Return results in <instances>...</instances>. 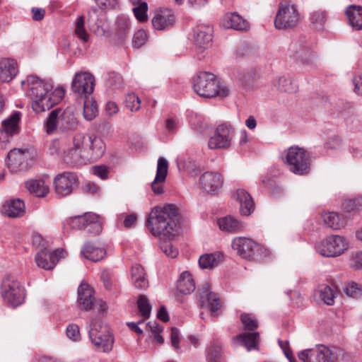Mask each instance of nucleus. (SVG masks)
Here are the masks:
<instances>
[{"label": "nucleus", "mask_w": 362, "mask_h": 362, "mask_svg": "<svg viewBox=\"0 0 362 362\" xmlns=\"http://www.w3.org/2000/svg\"><path fill=\"white\" fill-rule=\"evenodd\" d=\"M179 218V208L174 204H165L163 206H155L146 222L151 234L160 238L161 250L171 258L178 255V250L173 247L170 240L175 236Z\"/></svg>", "instance_id": "obj_1"}, {"label": "nucleus", "mask_w": 362, "mask_h": 362, "mask_svg": "<svg viewBox=\"0 0 362 362\" xmlns=\"http://www.w3.org/2000/svg\"><path fill=\"white\" fill-rule=\"evenodd\" d=\"M27 83V95L32 100V107L36 113L49 110L58 104L64 98L65 90L62 87L54 88L51 79H41L35 75H30L26 81H22L21 85Z\"/></svg>", "instance_id": "obj_2"}, {"label": "nucleus", "mask_w": 362, "mask_h": 362, "mask_svg": "<svg viewBox=\"0 0 362 362\" xmlns=\"http://www.w3.org/2000/svg\"><path fill=\"white\" fill-rule=\"evenodd\" d=\"M193 89L201 97L211 98H225L229 89L222 86L216 76L209 71H199L192 78Z\"/></svg>", "instance_id": "obj_3"}, {"label": "nucleus", "mask_w": 362, "mask_h": 362, "mask_svg": "<svg viewBox=\"0 0 362 362\" xmlns=\"http://www.w3.org/2000/svg\"><path fill=\"white\" fill-rule=\"evenodd\" d=\"M78 121L70 109L55 108L44 121V130L48 135L54 134L58 129L62 132L76 129Z\"/></svg>", "instance_id": "obj_4"}, {"label": "nucleus", "mask_w": 362, "mask_h": 362, "mask_svg": "<svg viewBox=\"0 0 362 362\" xmlns=\"http://www.w3.org/2000/svg\"><path fill=\"white\" fill-rule=\"evenodd\" d=\"M283 159L291 173L298 175H307L310 173L311 158L305 149L291 146L284 152Z\"/></svg>", "instance_id": "obj_5"}, {"label": "nucleus", "mask_w": 362, "mask_h": 362, "mask_svg": "<svg viewBox=\"0 0 362 362\" xmlns=\"http://www.w3.org/2000/svg\"><path fill=\"white\" fill-rule=\"evenodd\" d=\"M75 146L76 148L83 147L89 163L100 159L106 150L103 140L95 134L78 133L75 134Z\"/></svg>", "instance_id": "obj_6"}, {"label": "nucleus", "mask_w": 362, "mask_h": 362, "mask_svg": "<svg viewBox=\"0 0 362 362\" xmlns=\"http://www.w3.org/2000/svg\"><path fill=\"white\" fill-rule=\"evenodd\" d=\"M288 50L290 57L303 65L312 66L317 59V54L313 49V43L305 36L293 39Z\"/></svg>", "instance_id": "obj_7"}, {"label": "nucleus", "mask_w": 362, "mask_h": 362, "mask_svg": "<svg viewBox=\"0 0 362 362\" xmlns=\"http://www.w3.org/2000/svg\"><path fill=\"white\" fill-rule=\"evenodd\" d=\"M1 294L4 300L13 307L21 305L25 298L24 289L20 282L10 274H6L2 279Z\"/></svg>", "instance_id": "obj_8"}, {"label": "nucleus", "mask_w": 362, "mask_h": 362, "mask_svg": "<svg viewBox=\"0 0 362 362\" xmlns=\"http://www.w3.org/2000/svg\"><path fill=\"white\" fill-rule=\"evenodd\" d=\"M232 247L244 259L259 261L266 256L267 250L250 238L238 237L233 240Z\"/></svg>", "instance_id": "obj_9"}, {"label": "nucleus", "mask_w": 362, "mask_h": 362, "mask_svg": "<svg viewBox=\"0 0 362 362\" xmlns=\"http://www.w3.org/2000/svg\"><path fill=\"white\" fill-rule=\"evenodd\" d=\"M340 355H344L343 350L332 351L321 344L315 349L300 351L298 354V358L303 362H339Z\"/></svg>", "instance_id": "obj_10"}, {"label": "nucleus", "mask_w": 362, "mask_h": 362, "mask_svg": "<svg viewBox=\"0 0 362 362\" xmlns=\"http://www.w3.org/2000/svg\"><path fill=\"white\" fill-rule=\"evenodd\" d=\"M299 19V13L294 5L281 2L275 17L274 25L277 29L291 28L297 25Z\"/></svg>", "instance_id": "obj_11"}, {"label": "nucleus", "mask_w": 362, "mask_h": 362, "mask_svg": "<svg viewBox=\"0 0 362 362\" xmlns=\"http://www.w3.org/2000/svg\"><path fill=\"white\" fill-rule=\"evenodd\" d=\"M348 248L346 240L340 235H329L316 245V252L322 256L332 257L340 255Z\"/></svg>", "instance_id": "obj_12"}, {"label": "nucleus", "mask_w": 362, "mask_h": 362, "mask_svg": "<svg viewBox=\"0 0 362 362\" xmlns=\"http://www.w3.org/2000/svg\"><path fill=\"white\" fill-rule=\"evenodd\" d=\"M92 322L88 331V336L92 344L95 346L96 350L103 352H109L112 350L114 339L106 327H100Z\"/></svg>", "instance_id": "obj_13"}, {"label": "nucleus", "mask_w": 362, "mask_h": 362, "mask_svg": "<svg viewBox=\"0 0 362 362\" xmlns=\"http://www.w3.org/2000/svg\"><path fill=\"white\" fill-rule=\"evenodd\" d=\"M95 77L88 71H81L75 74L72 83L73 92L81 98H88L93 92Z\"/></svg>", "instance_id": "obj_14"}, {"label": "nucleus", "mask_w": 362, "mask_h": 362, "mask_svg": "<svg viewBox=\"0 0 362 362\" xmlns=\"http://www.w3.org/2000/svg\"><path fill=\"white\" fill-rule=\"evenodd\" d=\"M213 28L208 25H199L194 30V51L200 60L204 55L205 50L210 46L212 41Z\"/></svg>", "instance_id": "obj_15"}, {"label": "nucleus", "mask_w": 362, "mask_h": 362, "mask_svg": "<svg viewBox=\"0 0 362 362\" xmlns=\"http://www.w3.org/2000/svg\"><path fill=\"white\" fill-rule=\"evenodd\" d=\"M21 116V112L16 110L2 121L0 129V143H8L15 135L20 132Z\"/></svg>", "instance_id": "obj_16"}, {"label": "nucleus", "mask_w": 362, "mask_h": 362, "mask_svg": "<svg viewBox=\"0 0 362 362\" xmlns=\"http://www.w3.org/2000/svg\"><path fill=\"white\" fill-rule=\"evenodd\" d=\"M78 179L76 173L64 172L58 174L54 180V190L59 197L69 195L78 186Z\"/></svg>", "instance_id": "obj_17"}, {"label": "nucleus", "mask_w": 362, "mask_h": 362, "mask_svg": "<svg viewBox=\"0 0 362 362\" xmlns=\"http://www.w3.org/2000/svg\"><path fill=\"white\" fill-rule=\"evenodd\" d=\"M234 129L228 124L218 125L215 134L209 141V148H226L231 144Z\"/></svg>", "instance_id": "obj_18"}, {"label": "nucleus", "mask_w": 362, "mask_h": 362, "mask_svg": "<svg viewBox=\"0 0 362 362\" xmlns=\"http://www.w3.org/2000/svg\"><path fill=\"white\" fill-rule=\"evenodd\" d=\"M63 160L69 165L77 168L90 163L84 148L76 147L75 136L72 139L71 144L69 143Z\"/></svg>", "instance_id": "obj_19"}, {"label": "nucleus", "mask_w": 362, "mask_h": 362, "mask_svg": "<svg viewBox=\"0 0 362 362\" xmlns=\"http://www.w3.org/2000/svg\"><path fill=\"white\" fill-rule=\"evenodd\" d=\"M199 306L209 310L211 314L221 308V303L218 295L211 290L210 285L205 284L199 291Z\"/></svg>", "instance_id": "obj_20"}, {"label": "nucleus", "mask_w": 362, "mask_h": 362, "mask_svg": "<svg viewBox=\"0 0 362 362\" xmlns=\"http://www.w3.org/2000/svg\"><path fill=\"white\" fill-rule=\"evenodd\" d=\"M63 250H56L50 252L46 249L40 250L35 256V262L37 265L46 270L52 269L63 257Z\"/></svg>", "instance_id": "obj_21"}, {"label": "nucleus", "mask_w": 362, "mask_h": 362, "mask_svg": "<svg viewBox=\"0 0 362 362\" xmlns=\"http://www.w3.org/2000/svg\"><path fill=\"white\" fill-rule=\"evenodd\" d=\"M175 23L174 12L168 8L159 10L152 18L154 29L164 31L171 29Z\"/></svg>", "instance_id": "obj_22"}, {"label": "nucleus", "mask_w": 362, "mask_h": 362, "mask_svg": "<svg viewBox=\"0 0 362 362\" xmlns=\"http://www.w3.org/2000/svg\"><path fill=\"white\" fill-rule=\"evenodd\" d=\"M202 188L207 193L214 194L222 187L223 180L218 173L205 172L199 179Z\"/></svg>", "instance_id": "obj_23"}, {"label": "nucleus", "mask_w": 362, "mask_h": 362, "mask_svg": "<svg viewBox=\"0 0 362 362\" xmlns=\"http://www.w3.org/2000/svg\"><path fill=\"white\" fill-rule=\"evenodd\" d=\"M168 170V160L163 157H160L158 160L156 177L151 182L152 191L156 194H161L164 192L163 183L166 179Z\"/></svg>", "instance_id": "obj_24"}, {"label": "nucleus", "mask_w": 362, "mask_h": 362, "mask_svg": "<svg viewBox=\"0 0 362 362\" xmlns=\"http://www.w3.org/2000/svg\"><path fill=\"white\" fill-rule=\"evenodd\" d=\"M77 302L81 309L90 310L93 308L95 297L94 290L86 283H81L78 288Z\"/></svg>", "instance_id": "obj_25"}, {"label": "nucleus", "mask_w": 362, "mask_h": 362, "mask_svg": "<svg viewBox=\"0 0 362 362\" xmlns=\"http://www.w3.org/2000/svg\"><path fill=\"white\" fill-rule=\"evenodd\" d=\"M221 24L225 28L244 30L249 28L248 22L238 13H229L223 16Z\"/></svg>", "instance_id": "obj_26"}, {"label": "nucleus", "mask_w": 362, "mask_h": 362, "mask_svg": "<svg viewBox=\"0 0 362 362\" xmlns=\"http://www.w3.org/2000/svg\"><path fill=\"white\" fill-rule=\"evenodd\" d=\"M233 197L240 204V211L242 215L249 216L254 211V201L245 189H238Z\"/></svg>", "instance_id": "obj_27"}, {"label": "nucleus", "mask_w": 362, "mask_h": 362, "mask_svg": "<svg viewBox=\"0 0 362 362\" xmlns=\"http://www.w3.org/2000/svg\"><path fill=\"white\" fill-rule=\"evenodd\" d=\"M233 340L238 344L245 347L247 351L252 349L258 350L259 333L258 332H245L235 337Z\"/></svg>", "instance_id": "obj_28"}, {"label": "nucleus", "mask_w": 362, "mask_h": 362, "mask_svg": "<svg viewBox=\"0 0 362 362\" xmlns=\"http://www.w3.org/2000/svg\"><path fill=\"white\" fill-rule=\"evenodd\" d=\"M18 73V66L13 59H2L0 60V81L8 82Z\"/></svg>", "instance_id": "obj_29"}, {"label": "nucleus", "mask_w": 362, "mask_h": 362, "mask_svg": "<svg viewBox=\"0 0 362 362\" xmlns=\"http://www.w3.org/2000/svg\"><path fill=\"white\" fill-rule=\"evenodd\" d=\"M217 223L220 230L228 233H238L244 228V224L236 218L226 216L218 219Z\"/></svg>", "instance_id": "obj_30"}, {"label": "nucleus", "mask_w": 362, "mask_h": 362, "mask_svg": "<svg viewBox=\"0 0 362 362\" xmlns=\"http://www.w3.org/2000/svg\"><path fill=\"white\" fill-rule=\"evenodd\" d=\"M81 253L86 259L93 262L101 260L106 255V251L104 248L97 247L90 242L84 244Z\"/></svg>", "instance_id": "obj_31"}, {"label": "nucleus", "mask_w": 362, "mask_h": 362, "mask_svg": "<svg viewBox=\"0 0 362 362\" xmlns=\"http://www.w3.org/2000/svg\"><path fill=\"white\" fill-rule=\"evenodd\" d=\"M130 31L129 19L125 16L117 17L113 37L119 42L126 40Z\"/></svg>", "instance_id": "obj_32"}, {"label": "nucleus", "mask_w": 362, "mask_h": 362, "mask_svg": "<svg viewBox=\"0 0 362 362\" xmlns=\"http://www.w3.org/2000/svg\"><path fill=\"white\" fill-rule=\"evenodd\" d=\"M349 23L354 30L362 29V7L360 6L351 5L346 10Z\"/></svg>", "instance_id": "obj_33"}, {"label": "nucleus", "mask_w": 362, "mask_h": 362, "mask_svg": "<svg viewBox=\"0 0 362 362\" xmlns=\"http://www.w3.org/2000/svg\"><path fill=\"white\" fill-rule=\"evenodd\" d=\"M3 211L10 218L21 216L25 213V204L20 199L11 200L3 206Z\"/></svg>", "instance_id": "obj_34"}, {"label": "nucleus", "mask_w": 362, "mask_h": 362, "mask_svg": "<svg viewBox=\"0 0 362 362\" xmlns=\"http://www.w3.org/2000/svg\"><path fill=\"white\" fill-rule=\"evenodd\" d=\"M132 279L135 288L146 289L148 287V281L146 274L141 265L135 264L132 267Z\"/></svg>", "instance_id": "obj_35"}, {"label": "nucleus", "mask_w": 362, "mask_h": 362, "mask_svg": "<svg viewBox=\"0 0 362 362\" xmlns=\"http://www.w3.org/2000/svg\"><path fill=\"white\" fill-rule=\"evenodd\" d=\"M177 291L183 294H189L195 290V283L192 278V275L189 272H183L177 281Z\"/></svg>", "instance_id": "obj_36"}, {"label": "nucleus", "mask_w": 362, "mask_h": 362, "mask_svg": "<svg viewBox=\"0 0 362 362\" xmlns=\"http://www.w3.org/2000/svg\"><path fill=\"white\" fill-rule=\"evenodd\" d=\"M223 356L221 342L213 339L206 349V359L207 362H221Z\"/></svg>", "instance_id": "obj_37"}, {"label": "nucleus", "mask_w": 362, "mask_h": 362, "mask_svg": "<svg viewBox=\"0 0 362 362\" xmlns=\"http://www.w3.org/2000/svg\"><path fill=\"white\" fill-rule=\"evenodd\" d=\"M274 86L280 92L295 93L298 88L297 82L289 76H281L274 81Z\"/></svg>", "instance_id": "obj_38"}, {"label": "nucleus", "mask_w": 362, "mask_h": 362, "mask_svg": "<svg viewBox=\"0 0 362 362\" xmlns=\"http://www.w3.org/2000/svg\"><path fill=\"white\" fill-rule=\"evenodd\" d=\"M7 159L8 168L13 172H17L22 169L25 158L21 149L14 148L8 153Z\"/></svg>", "instance_id": "obj_39"}, {"label": "nucleus", "mask_w": 362, "mask_h": 362, "mask_svg": "<svg viewBox=\"0 0 362 362\" xmlns=\"http://www.w3.org/2000/svg\"><path fill=\"white\" fill-rule=\"evenodd\" d=\"M28 191L37 197H45L49 193V188L42 180H30L25 182Z\"/></svg>", "instance_id": "obj_40"}, {"label": "nucleus", "mask_w": 362, "mask_h": 362, "mask_svg": "<svg viewBox=\"0 0 362 362\" xmlns=\"http://www.w3.org/2000/svg\"><path fill=\"white\" fill-rule=\"evenodd\" d=\"M223 255L220 252L204 254L199 259V264L202 269H211L216 267L222 260Z\"/></svg>", "instance_id": "obj_41"}, {"label": "nucleus", "mask_w": 362, "mask_h": 362, "mask_svg": "<svg viewBox=\"0 0 362 362\" xmlns=\"http://www.w3.org/2000/svg\"><path fill=\"white\" fill-rule=\"evenodd\" d=\"M315 296L321 300L325 304L332 305L334 303L336 292L327 285H320L315 291Z\"/></svg>", "instance_id": "obj_42"}, {"label": "nucleus", "mask_w": 362, "mask_h": 362, "mask_svg": "<svg viewBox=\"0 0 362 362\" xmlns=\"http://www.w3.org/2000/svg\"><path fill=\"white\" fill-rule=\"evenodd\" d=\"M322 218L327 226L333 230H339L345 226L344 219L340 218L339 214L334 211L324 213Z\"/></svg>", "instance_id": "obj_43"}, {"label": "nucleus", "mask_w": 362, "mask_h": 362, "mask_svg": "<svg viewBox=\"0 0 362 362\" xmlns=\"http://www.w3.org/2000/svg\"><path fill=\"white\" fill-rule=\"evenodd\" d=\"M69 143L66 138L54 139L50 142L48 151L52 156H60L63 158Z\"/></svg>", "instance_id": "obj_44"}, {"label": "nucleus", "mask_w": 362, "mask_h": 362, "mask_svg": "<svg viewBox=\"0 0 362 362\" xmlns=\"http://www.w3.org/2000/svg\"><path fill=\"white\" fill-rule=\"evenodd\" d=\"M102 223L100 216L93 213H88L87 223L84 230L89 233L98 235L102 231Z\"/></svg>", "instance_id": "obj_45"}, {"label": "nucleus", "mask_w": 362, "mask_h": 362, "mask_svg": "<svg viewBox=\"0 0 362 362\" xmlns=\"http://www.w3.org/2000/svg\"><path fill=\"white\" fill-rule=\"evenodd\" d=\"M83 105V117L88 121H91L98 115V110L97 104L92 99H89V97L85 98Z\"/></svg>", "instance_id": "obj_46"}, {"label": "nucleus", "mask_w": 362, "mask_h": 362, "mask_svg": "<svg viewBox=\"0 0 362 362\" xmlns=\"http://www.w3.org/2000/svg\"><path fill=\"white\" fill-rule=\"evenodd\" d=\"M105 85L111 89H119L123 86V78L119 74L110 71L105 77Z\"/></svg>", "instance_id": "obj_47"}, {"label": "nucleus", "mask_w": 362, "mask_h": 362, "mask_svg": "<svg viewBox=\"0 0 362 362\" xmlns=\"http://www.w3.org/2000/svg\"><path fill=\"white\" fill-rule=\"evenodd\" d=\"M137 306L141 315L144 319L150 317L151 305L148 299L144 295H140L137 300Z\"/></svg>", "instance_id": "obj_48"}, {"label": "nucleus", "mask_w": 362, "mask_h": 362, "mask_svg": "<svg viewBox=\"0 0 362 362\" xmlns=\"http://www.w3.org/2000/svg\"><path fill=\"white\" fill-rule=\"evenodd\" d=\"M327 15L325 11H317L311 13L310 21L315 29L322 30L326 22Z\"/></svg>", "instance_id": "obj_49"}, {"label": "nucleus", "mask_w": 362, "mask_h": 362, "mask_svg": "<svg viewBox=\"0 0 362 362\" xmlns=\"http://www.w3.org/2000/svg\"><path fill=\"white\" fill-rule=\"evenodd\" d=\"M88 217V213H86L83 215L75 216L70 218L68 223L69 226L74 229L84 230Z\"/></svg>", "instance_id": "obj_50"}, {"label": "nucleus", "mask_w": 362, "mask_h": 362, "mask_svg": "<svg viewBox=\"0 0 362 362\" xmlns=\"http://www.w3.org/2000/svg\"><path fill=\"white\" fill-rule=\"evenodd\" d=\"M240 320L243 324L245 330L255 331L258 327L257 320L251 314H242L240 316Z\"/></svg>", "instance_id": "obj_51"}, {"label": "nucleus", "mask_w": 362, "mask_h": 362, "mask_svg": "<svg viewBox=\"0 0 362 362\" xmlns=\"http://www.w3.org/2000/svg\"><path fill=\"white\" fill-rule=\"evenodd\" d=\"M136 18L140 22H144L148 18L147 11L148 5L145 1L139 4L132 8Z\"/></svg>", "instance_id": "obj_52"}, {"label": "nucleus", "mask_w": 362, "mask_h": 362, "mask_svg": "<svg viewBox=\"0 0 362 362\" xmlns=\"http://www.w3.org/2000/svg\"><path fill=\"white\" fill-rule=\"evenodd\" d=\"M75 34L83 42L88 41L89 35L85 29L84 18L82 16H78L76 21Z\"/></svg>", "instance_id": "obj_53"}, {"label": "nucleus", "mask_w": 362, "mask_h": 362, "mask_svg": "<svg viewBox=\"0 0 362 362\" xmlns=\"http://www.w3.org/2000/svg\"><path fill=\"white\" fill-rule=\"evenodd\" d=\"M344 291L347 296L354 298L362 297V287L354 281L349 282L344 288Z\"/></svg>", "instance_id": "obj_54"}, {"label": "nucleus", "mask_w": 362, "mask_h": 362, "mask_svg": "<svg viewBox=\"0 0 362 362\" xmlns=\"http://www.w3.org/2000/svg\"><path fill=\"white\" fill-rule=\"evenodd\" d=\"M126 107L132 112L137 111L141 107V100L135 93H129L126 96Z\"/></svg>", "instance_id": "obj_55"}, {"label": "nucleus", "mask_w": 362, "mask_h": 362, "mask_svg": "<svg viewBox=\"0 0 362 362\" xmlns=\"http://www.w3.org/2000/svg\"><path fill=\"white\" fill-rule=\"evenodd\" d=\"M342 208L347 212L354 210H360L362 209V197L345 200L342 204Z\"/></svg>", "instance_id": "obj_56"}, {"label": "nucleus", "mask_w": 362, "mask_h": 362, "mask_svg": "<svg viewBox=\"0 0 362 362\" xmlns=\"http://www.w3.org/2000/svg\"><path fill=\"white\" fill-rule=\"evenodd\" d=\"M189 122L192 128L197 132H201L204 127L202 117L197 114H191L189 116Z\"/></svg>", "instance_id": "obj_57"}, {"label": "nucleus", "mask_w": 362, "mask_h": 362, "mask_svg": "<svg viewBox=\"0 0 362 362\" xmlns=\"http://www.w3.org/2000/svg\"><path fill=\"white\" fill-rule=\"evenodd\" d=\"M66 334L69 339L74 341L81 339L79 327L76 324H70L66 327Z\"/></svg>", "instance_id": "obj_58"}, {"label": "nucleus", "mask_w": 362, "mask_h": 362, "mask_svg": "<svg viewBox=\"0 0 362 362\" xmlns=\"http://www.w3.org/2000/svg\"><path fill=\"white\" fill-rule=\"evenodd\" d=\"M147 35L144 30H139L136 32L133 37L132 45L134 47L139 48L144 45L146 41Z\"/></svg>", "instance_id": "obj_59"}, {"label": "nucleus", "mask_w": 362, "mask_h": 362, "mask_svg": "<svg viewBox=\"0 0 362 362\" xmlns=\"http://www.w3.org/2000/svg\"><path fill=\"white\" fill-rule=\"evenodd\" d=\"M117 220L122 221L125 228H131L136 221V216L134 214H127L125 213L117 215Z\"/></svg>", "instance_id": "obj_60"}, {"label": "nucleus", "mask_w": 362, "mask_h": 362, "mask_svg": "<svg viewBox=\"0 0 362 362\" xmlns=\"http://www.w3.org/2000/svg\"><path fill=\"white\" fill-rule=\"evenodd\" d=\"M93 175L102 180H106L109 175L108 168L105 165H95L92 168Z\"/></svg>", "instance_id": "obj_61"}, {"label": "nucleus", "mask_w": 362, "mask_h": 362, "mask_svg": "<svg viewBox=\"0 0 362 362\" xmlns=\"http://www.w3.org/2000/svg\"><path fill=\"white\" fill-rule=\"evenodd\" d=\"M350 267L356 270L362 269V252L353 254Z\"/></svg>", "instance_id": "obj_62"}, {"label": "nucleus", "mask_w": 362, "mask_h": 362, "mask_svg": "<svg viewBox=\"0 0 362 362\" xmlns=\"http://www.w3.org/2000/svg\"><path fill=\"white\" fill-rule=\"evenodd\" d=\"M45 10L42 8L33 7L31 8L32 18L35 21H42L45 16Z\"/></svg>", "instance_id": "obj_63"}, {"label": "nucleus", "mask_w": 362, "mask_h": 362, "mask_svg": "<svg viewBox=\"0 0 362 362\" xmlns=\"http://www.w3.org/2000/svg\"><path fill=\"white\" fill-rule=\"evenodd\" d=\"M352 83L354 84V91L362 95V76H355L352 79Z\"/></svg>", "instance_id": "obj_64"}]
</instances>
